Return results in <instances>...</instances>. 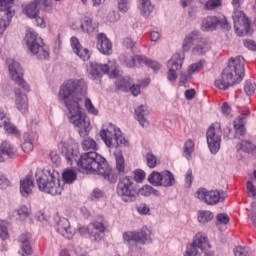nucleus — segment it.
<instances>
[{"instance_id": "nucleus-1", "label": "nucleus", "mask_w": 256, "mask_h": 256, "mask_svg": "<svg viewBox=\"0 0 256 256\" xmlns=\"http://www.w3.org/2000/svg\"><path fill=\"white\" fill-rule=\"evenodd\" d=\"M87 96V82L84 79H69L65 81L58 92V101L67 109L69 123L77 127L80 137H87L91 131V122L79 101Z\"/></svg>"}, {"instance_id": "nucleus-2", "label": "nucleus", "mask_w": 256, "mask_h": 256, "mask_svg": "<svg viewBox=\"0 0 256 256\" xmlns=\"http://www.w3.org/2000/svg\"><path fill=\"white\" fill-rule=\"evenodd\" d=\"M82 149L86 152L81 155L77 161L78 169L81 173L87 175H101L109 183L117 182V173L113 168L109 167L107 160L97 152L99 145L93 138H85L82 141Z\"/></svg>"}, {"instance_id": "nucleus-3", "label": "nucleus", "mask_w": 256, "mask_h": 256, "mask_svg": "<svg viewBox=\"0 0 256 256\" xmlns=\"http://www.w3.org/2000/svg\"><path fill=\"white\" fill-rule=\"evenodd\" d=\"M62 179L56 171L51 170H38L36 172V182L38 189L42 193H47L48 195H61L63 193V186L65 183L71 185L77 179V172L73 169H66L62 173Z\"/></svg>"}, {"instance_id": "nucleus-4", "label": "nucleus", "mask_w": 256, "mask_h": 256, "mask_svg": "<svg viewBox=\"0 0 256 256\" xmlns=\"http://www.w3.org/2000/svg\"><path fill=\"white\" fill-rule=\"evenodd\" d=\"M245 77V58L236 56L230 58L227 67L222 71L221 77L215 80V87L220 91H227L229 87L241 83Z\"/></svg>"}, {"instance_id": "nucleus-5", "label": "nucleus", "mask_w": 256, "mask_h": 256, "mask_svg": "<svg viewBox=\"0 0 256 256\" xmlns=\"http://www.w3.org/2000/svg\"><path fill=\"white\" fill-rule=\"evenodd\" d=\"M100 137L109 149H113V147H117L118 145H129V141L123 137L121 129L117 128L112 123L103 125L102 130L100 131Z\"/></svg>"}, {"instance_id": "nucleus-6", "label": "nucleus", "mask_w": 256, "mask_h": 256, "mask_svg": "<svg viewBox=\"0 0 256 256\" xmlns=\"http://www.w3.org/2000/svg\"><path fill=\"white\" fill-rule=\"evenodd\" d=\"M209 244V238L207 234L198 232L194 236L193 242L187 246L184 256H215Z\"/></svg>"}, {"instance_id": "nucleus-7", "label": "nucleus", "mask_w": 256, "mask_h": 256, "mask_svg": "<svg viewBox=\"0 0 256 256\" xmlns=\"http://www.w3.org/2000/svg\"><path fill=\"white\" fill-rule=\"evenodd\" d=\"M87 73L90 79H101L106 73L110 79L119 77V69L115 60L108 61V64H99L97 62H90L87 68Z\"/></svg>"}, {"instance_id": "nucleus-8", "label": "nucleus", "mask_w": 256, "mask_h": 256, "mask_svg": "<svg viewBox=\"0 0 256 256\" xmlns=\"http://www.w3.org/2000/svg\"><path fill=\"white\" fill-rule=\"evenodd\" d=\"M244 0H233L232 5L234 7V14L232 19L234 21V29L235 33L238 37H243V35H247V33H251V22H249V18L245 16L243 11L239 10V7L243 5Z\"/></svg>"}, {"instance_id": "nucleus-9", "label": "nucleus", "mask_w": 256, "mask_h": 256, "mask_svg": "<svg viewBox=\"0 0 256 256\" xmlns=\"http://www.w3.org/2000/svg\"><path fill=\"white\" fill-rule=\"evenodd\" d=\"M25 41L32 55H36L38 59H49V47L43 43V38L39 37L37 32L29 30Z\"/></svg>"}, {"instance_id": "nucleus-10", "label": "nucleus", "mask_w": 256, "mask_h": 256, "mask_svg": "<svg viewBox=\"0 0 256 256\" xmlns=\"http://www.w3.org/2000/svg\"><path fill=\"white\" fill-rule=\"evenodd\" d=\"M116 193L124 203H133L137 199V188L132 178L126 176L119 180Z\"/></svg>"}, {"instance_id": "nucleus-11", "label": "nucleus", "mask_w": 256, "mask_h": 256, "mask_svg": "<svg viewBox=\"0 0 256 256\" xmlns=\"http://www.w3.org/2000/svg\"><path fill=\"white\" fill-rule=\"evenodd\" d=\"M221 135H223V131L218 122L213 123L206 132L208 149L212 155H217L221 149Z\"/></svg>"}, {"instance_id": "nucleus-12", "label": "nucleus", "mask_w": 256, "mask_h": 256, "mask_svg": "<svg viewBox=\"0 0 256 256\" xmlns=\"http://www.w3.org/2000/svg\"><path fill=\"white\" fill-rule=\"evenodd\" d=\"M6 63L8 65V71L12 81H15L17 85H19L24 91L29 93V84H27V82H25V80L23 79L24 72L21 64L11 58H8L6 60Z\"/></svg>"}, {"instance_id": "nucleus-13", "label": "nucleus", "mask_w": 256, "mask_h": 256, "mask_svg": "<svg viewBox=\"0 0 256 256\" xmlns=\"http://www.w3.org/2000/svg\"><path fill=\"white\" fill-rule=\"evenodd\" d=\"M120 60L123 61L126 67H141V65H146L147 67H151L153 71H159L161 69V64L143 55H136L134 57L121 56Z\"/></svg>"}, {"instance_id": "nucleus-14", "label": "nucleus", "mask_w": 256, "mask_h": 256, "mask_svg": "<svg viewBox=\"0 0 256 256\" xmlns=\"http://www.w3.org/2000/svg\"><path fill=\"white\" fill-rule=\"evenodd\" d=\"M194 197L206 205H217V203L225 200V197L218 190H207L206 188H199Z\"/></svg>"}, {"instance_id": "nucleus-15", "label": "nucleus", "mask_w": 256, "mask_h": 256, "mask_svg": "<svg viewBox=\"0 0 256 256\" xmlns=\"http://www.w3.org/2000/svg\"><path fill=\"white\" fill-rule=\"evenodd\" d=\"M183 61H185L184 53H175L167 62V79L170 83H175L177 81V71H181L183 68Z\"/></svg>"}, {"instance_id": "nucleus-16", "label": "nucleus", "mask_w": 256, "mask_h": 256, "mask_svg": "<svg viewBox=\"0 0 256 256\" xmlns=\"http://www.w3.org/2000/svg\"><path fill=\"white\" fill-rule=\"evenodd\" d=\"M123 239L128 245H131L132 243L146 245V243H151V231L147 228H143L138 232H125L123 234Z\"/></svg>"}, {"instance_id": "nucleus-17", "label": "nucleus", "mask_w": 256, "mask_h": 256, "mask_svg": "<svg viewBox=\"0 0 256 256\" xmlns=\"http://www.w3.org/2000/svg\"><path fill=\"white\" fill-rule=\"evenodd\" d=\"M202 31H215L217 27H221V29H226L229 31L231 29V25L225 16L217 17V16H208L202 21Z\"/></svg>"}, {"instance_id": "nucleus-18", "label": "nucleus", "mask_w": 256, "mask_h": 256, "mask_svg": "<svg viewBox=\"0 0 256 256\" xmlns=\"http://www.w3.org/2000/svg\"><path fill=\"white\" fill-rule=\"evenodd\" d=\"M75 149H77V143L71 138L58 144V150L64 155L68 165H73V162L77 161V151Z\"/></svg>"}, {"instance_id": "nucleus-19", "label": "nucleus", "mask_w": 256, "mask_h": 256, "mask_svg": "<svg viewBox=\"0 0 256 256\" xmlns=\"http://www.w3.org/2000/svg\"><path fill=\"white\" fill-rule=\"evenodd\" d=\"M56 231L65 239H72L75 235V229L71 227V223L67 218H61L58 215L55 217Z\"/></svg>"}, {"instance_id": "nucleus-20", "label": "nucleus", "mask_w": 256, "mask_h": 256, "mask_svg": "<svg viewBox=\"0 0 256 256\" xmlns=\"http://www.w3.org/2000/svg\"><path fill=\"white\" fill-rule=\"evenodd\" d=\"M70 45L75 55H77L79 59H81L82 61H89V59L91 58V52L89 51V49L81 46V43H79V39H77V37H72L70 39Z\"/></svg>"}, {"instance_id": "nucleus-21", "label": "nucleus", "mask_w": 256, "mask_h": 256, "mask_svg": "<svg viewBox=\"0 0 256 256\" xmlns=\"http://www.w3.org/2000/svg\"><path fill=\"white\" fill-rule=\"evenodd\" d=\"M97 49L102 55H111L113 53V43L103 33L97 35Z\"/></svg>"}, {"instance_id": "nucleus-22", "label": "nucleus", "mask_w": 256, "mask_h": 256, "mask_svg": "<svg viewBox=\"0 0 256 256\" xmlns=\"http://www.w3.org/2000/svg\"><path fill=\"white\" fill-rule=\"evenodd\" d=\"M17 156V149L8 141H3L0 145V163L6 159H13Z\"/></svg>"}, {"instance_id": "nucleus-23", "label": "nucleus", "mask_w": 256, "mask_h": 256, "mask_svg": "<svg viewBox=\"0 0 256 256\" xmlns=\"http://www.w3.org/2000/svg\"><path fill=\"white\" fill-rule=\"evenodd\" d=\"M16 95V108L17 110L25 115L29 113V98H27V94L21 93V90H15Z\"/></svg>"}, {"instance_id": "nucleus-24", "label": "nucleus", "mask_w": 256, "mask_h": 256, "mask_svg": "<svg viewBox=\"0 0 256 256\" xmlns=\"http://www.w3.org/2000/svg\"><path fill=\"white\" fill-rule=\"evenodd\" d=\"M0 127H4L5 131L7 133H10L11 135H21V132H19V129L15 125L11 123V120L9 117H7V114H5V111L0 108Z\"/></svg>"}, {"instance_id": "nucleus-25", "label": "nucleus", "mask_w": 256, "mask_h": 256, "mask_svg": "<svg viewBox=\"0 0 256 256\" xmlns=\"http://www.w3.org/2000/svg\"><path fill=\"white\" fill-rule=\"evenodd\" d=\"M91 237L94 241H101L103 232L107 230V224L105 222L94 221L90 223Z\"/></svg>"}, {"instance_id": "nucleus-26", "label": "nucleus", "mask_w": 256, "mask_h": 256, "mask_svg": "<svg viewBox=\"0 0 256 256\" xmlns=\"http://www.w3.org/2000/svg\"><path fill=\"white\" fill-rule=\"evenodd\" d=\"M45 4V1L43 0H34L33 2H30L28 5L24 8V13L29 17V19H33L37 17L39 13V9L43 7Z\"/></svg>"}, {"instance_id": "nucleus-27", "label": "nucleus", "mask_w": 256, "mask_h": 256, "mask_svg": "<svg viewBox=\"0 0 256 256\" xmlns=\"http://www.w3.org/2000/svg\"><path fill=\"white\" fill-rule=\"evenodd\" d=\"M149 108L147 106L141 105L135 109V119L139 122L141 127H149Z\"/></svg>"}, {"instance_id": "nucleus-28", "label": "nucleus", "mask_w": 256, "mask_h": 256, "mask_svg": "<svg viewBox=\"0 0 256 256\" xmlns=\"http://www.w3.org/2000/svg\"><path fill=\"white\" fill-rule=\"evenodd\" d=\"M199 39H201V34L197 30H194L187 34L182 43L183 53H187V51H190L193 47V43H195V41H199Z\"/></svg>"}, {"instance_id": "nucleus-29", "label": "nucleus", "mask_w": 256, "mask_h": 256, "mask_svg": "<svg viewBox=\"0 0 256 256\" xmlns=\"http://www.w3.org/2000/svg\"><path fill=\"white\" fill-rule=\"evenodd\" d=\"M245 119H247V114H241L238 118L234 121V129H235V139H241L245 137Z\"/></svg>"}, {"instance_id": "nucleus-30", "label": "nucleus", "mask_w": 256, "mask_h": 256, "mask_svg": "<svg viewBox=\"0 0 256 256\" xmlns=\"http://www.w3.org/2000/svg\"><path fill=\"white\" fill-rule=\"evenodd\" d=\"M33 189H35V184L31 178L26 177L20 180V193L22 197H29L33 193Z\"/></svg>"}, {"instance_id": "nucleus-31", "label": "nucleus", "mask_w": 256, "mask_h": 256, "mask_svg": "<svg viewBox=\"0 0 256 256\" xmlns=\"http://www.w3.org/2000/svg\"><path fill=\"white\" fill-rule=\"evenodd\" d=\"M138 9L143 17H149L153 13V4L151 0H139Z\"/></svg>"}, {"instance_id": "nucleus-32", "label": "nucleus", "mask_w": 256, "mask_h": 256, "mask_svg": "<svg viewBox=\"0 0 256 256\" xmlns=\"http://www.w3.org/2000/svg\"><path fill=\"white\" fill-rule=\"evenodd\" d=\"M81 29L84 33L91 35V33L97 32V24H93V19H91V17L85 16L82 18Z\"/></svg>"}, {"instance_id": "nucleus-33", "label": "nucleus", "mask_w": 256, "mask_h": 256, "mask_svg": "<svg viewBox=\"0 0 256 256\" xmlns=\"http://www.w3.org/2000/svg\"><path fill=\"white\" fill-rule=\"evenodd\" d=\"M119 77H121V72H119L118 76L114 78V79H117L115 82L117 89H120V91H129L132 85L131 78L130 77L119 78Z\"/></svg>"}, {"instance_id": "nucleus-34", "label": "nucleus", "mask_w": 256, "mask_h": 256, "mask_svg": "<svg viewBox=\"0 0 256 256\" xmlns=\"http://www.w3.org/2000/svg\"><path fill=\"white\" fill-rule=\"evenodd\" d=\"M215 217V214L209 210H200L197 213V221L200 225H207V223H211Z\"/></svg>"}, {"instance_id": "nucleus-35", "label": "nucleus", "mask_w": 256, "mask_h": 256, "mask_svg": "<svg viewBox=\"0 0 256 256\" xmlns=\"http://www.w3.org/2000/svg\"><path fill=\"white\" fill-rule=\"evenodd\" d=\"M15 16V11L5 12L0 19V35H3L7 30V27L11 25V19Z\"/></svg>"}, {"instance_id": "nucleus-36", "label": "nucleus", "mask_w": 256, "mask_h": 256, "mask_svg": "<svg viewBox=\"0 0 256 256\" xmlns=\"http://www.w3.org/2000/svg\"><path fill=\"white\" fill-rule=\"evenodd\" d=\"M31 234L25 233L20 236V243L22 247V251L26 255H31L33 253V249L31 248Z\"/></svg>"}, {"instance_id": "nucleus-37", "label": "nucleus", "mask_w": 256, "mask_h": 256, "mask_svg": "<svg viewBox=\"0 0 256 256\" xmlns=\"http://www.w3.org/2000/svg\"><path fill=\"white\" fill-rule=\"evenodd\" d=\"M175 185V176L171 171L166 170L162 172L160 187H173Z\"/></svg>"}, {"instance_id": "nucleus-38", "label": "nucleus", "mask_w": 256, "mask_h": 256, "mask_svg": "<svg viewBox=\"0 0 256 256\" xmlns=\"http://www.w3.org/2000/svg\"><path fill=\"white\" fill-rule=\"evenodd\" d=\"M22 151L24 153H31L33 151V138L29 132L23 134Z\"/></svg>"}, {"instance_id": "nucleus-39", "label": "nucleus", "mask_w": 256, "mask_h": 256, "mask_svg": "<svg viewBox=\"0 0 256 256\" xmlns=\"http://www.w3.org/2000/svg\"><path fill=\"white\" fill-rule=\"evenodd\" d=\"M205 67H207V62L205 60L195 62L188 67V75L191 76L194 75V73H199V71H203Z\"/></svg>"}, {"instance_id": "nucleus-40", "label": "nucleus", "mask_w": 256, "mask_h": 256, "mask_svg": "<svg viewBox=\"0 0 256 256\" xmlns=\"http://www.w3.org/2000/svg\"><path fill=\"white\" fill-rule=\"evenodd\" d=\"M236 151L238 153H251L253 151V143L251 141L241 140L236 144Z\"/></svg>"}, {"instance_id": "nucleus-41", "label": "nucleus", "mask_w": 256, "mask_h": 256, "mask_svg": "<svg viewBox=\"0 0 256 256\" xmlns=\"http://www.w3.org/2000/svg\"><path fill=\"white\" fill-rule=\"evenodd\" d=\"M207 51H209V44L203 40L198 41V45L192 49L193 55H205Z\"/></svg>"}, {"instance_id": "nucleus-42", "label": "nucleus", "mask_w": 256, "mask_h": 256, "mask_svg": "<svg viewBox=\"0 0 256 256\" xmlns=\"http://www.w3.org/2000/svg\"><path fill=\"white\" fill-rule=\"evenodd\" d=\"M183 149H184L183 151L184 157L187 158L188 161H191V155L195 151V143L193 142V140H187L184 143Z\"/></svg>"}, {"instance_id": "nucleus-43", "label": "nucleus", "mask_w": 256, "mask_h": 256, "mask_svg": "<svg viewBox=\"0 0 256 256\" xmlns=\"http://www.w3.org/2000/svg\"><path fill=\"white\" fill-rule=\"evenodd\" d=\"M230 218L229 215L225 213L217 214L216 216V226L219 227L220 231H225L226 225L229 223ZM223 226V229L221 227Z\"/></svg>"}, {"instance_id": "nucleus-44", "label": "nucleus", "mask_w": 256, "mask_h": 256, "mask_svg": "<svg viewBox=\"0 0 256 256\" xmlns=\"http://www.w3.org/2000/svg\"><path fill=\"white\" fill-rule=\"evenodd\" d=\"M139 195H143L144 197H149V195H155L156 197H159L161 193L158 192V190H155L149 185H144L142 186L139 191Z\"/></svg>"}, {"instance_id": "nucleus-45", "label": "nucleus", "mask_w": 256, "mask_h": 256, "mask_svg": "<svg viewBox=\"0 0 256 256\" xmlns=\"http://www.w3.org/2000/svg\"><path fill=\"white\" fill-rule=\"evenodd\" d=\"M116 169L118 173H125V158L121 152L115 153Z\"/></svg>"}, {"instance_id": "nucleus-46", "label": "nucleus", "mask_w": 256, "mask_h": 256, "mask_svg": "<svg viewBox=\"0 0 256 256\" xmlns=\"http://www.w3.org/2000/svg\"><path fill=\"white\" fill-rule=\"evenodd\" d=\"M17 215L21 221H25L31 215V206L22 205L17 210Z\"/></svg>"}, {"instance_id": "nucleus-47", "label": "nucleus", "mask_w": 256, "mask_h": 256, "mask_svg": "<svg viewBox=\"0 0 256 256\" xmlns=\"http://www.w3.org/2000/svg\"><path fill=\"white\" fill-rule=\"evenodd\" d=\"M161 177H162V172H155L153 171L149 177L148 181L151 183V185H154V187H161Z\"/></svg>"}, {"instance_id": "nucleus-48", "label": "nucleus", "mask_w": 256, "mask_h": 256, "mask_svg": "<svg viewBox=\"0 0 256 256\" xmlns=\"http://www.w3.org/2000/svg\"><path fill=\"white\" fill-rule=\"evenodd\" d=\"M256 84L253 80H247L244 84V91L248 97L255 95Z\"/></svg>"}, {"instance_id": "nucleus-49", "label": "nucleus", "mask_w": 256, "mask_h": 256, "mask_svg": "<svg viewBox=\"0 0 256 256\" xmlns=\"http://www.w3.org/2000/svg\"><path fill=\"white\" fill-rule=\"evenodd\" d=\"M0 239L7 241L9 239V230L7 229V221L0 219Z\"/></svg>"}, {"instance_id": "nucleus-50", "label": "nucleus", "mask_w": 256, "mask_h": 256, "mask_svg": "<svg viewBox=\"0 0 256 256\" xmlns=\"http://www.w3.org/2000/svg\"><path fill=\"white\" fill-rule=\"evenodd\" d=\"M15 0H0V11L4 13H9V11H14L12 9Z\"/></svg>"}, {"instance_id": "nucleus-51", "label": "nucleus", "mask_w": 256, "mask_h": 256, "mask_svg": "<svg viewBox=\"0 0 256 256\" xmlns=\"http://www.w3.org/2000/svg\"><path fill=\"white\" fill-rule=\"evenodd\" d=\"M146 165L150 169H155V167H157V157L151 152L146 154Z\"/></svg>"}, {"instance_id": "nucleus-52", "label": "nucleus", "mask_w": 256, "mask_h": 256, "mask_svg": "<svg viewBox=\"0 0 256 256\" xmlns=\"http://www.w3.org/2000/svg\"><path fill=\"white\" fill-rule=\"evenodd\" d=\"M222 2L221 0H208L204 4V9L206 11H213V9H217V7H221Z\"/></svg>"}, {"instance_id": "nucleus-53", "label": "nucleus", "mask_w": 256, "mask_h": 256, "mask_svg": "<svg viewBox=\"0 0 256 256\" xmlns=\"http://www.w3.org/2000/svg\"><path fill=\"white\" fill-rule=\"evenodd\" d=\"M84 106L87 112L90 113V115H99V110L95 108L93 102H91V99L87 98L84 102Z\"/></svg>"}, {"instance_id": "nucleus-54", "label": "nucleus", "mask_w": 256, "mask_h": 256, "mask_svg": "<svg viewBox=\"0 0 256 256\" xmlns=\"http://www.w3.org/2000/svg\"><path fill=\"white\" fill-rule=\"evenodd\" d=\"M234 256H249V248L238 246L234 248Z\"/></svg>"}, {"instance_id": "nucleus-55", "label": "nucleus", "mask_w": 256, "mask_h": 256, "mask_svg": "<svg viewBox=\"0 0 256 256\" xmlns=\"http://www.w3.org/2000/svg\"><path fill=\"white\" fill-rule=\"evenodd\" d=\"M246 189H247L248 197H252L253 199H255L256 187H255V185H253V182L248 181L246 184Z\"/></svg>"}, {"instance_id": "nucleus-56", "label": "nucleus", "mask_w": 256, "mask_h": 256, "mask_svg": "<svg viewBox=\"0 0 256 256\" xmlns=\"http://www.w3.org/2000/svg\"><path fill=\"white\" fill-rule=\"evenodd\" d=\"M145 179V171L141 169H137L134 171V180L136 183H143Z\"/></svg>"}, {"instance_id": "nucleus-57", "label": "nucleus", "mask_w": 256, "mask_h": 256, "mask_svg": "<svg viewBox=\"0 0 256 256\" xmlns=\"http://www.w3.org/2000/svg\"><path fill=\"white\" fill-rule=\"evenodd\" d=\"M118 8L122 13L129 11V0H118Z\"/></svg>"}, {"instance_id": "nucleus-58", "label": "nucleus", "mask_w": 256, "mask_h": 256, "mask_svg": "<svg viewBox=\"0 0 256 256\" xmlns=\"http://www.w3.org/2000/svg\"><path fill=\"white\" fill-rule=\"evenodd\" d=\"M190 77H191V75H189V72H181L179 86L185 87V85H187V81H189Z\"/></svg>"}, {"instance_id": "nucleus-59", "label": "nucleus", "mask_w": 256, "mask_h": 256, "mask_svg": "<svg viewBox=\"0 0 256 256\" xmlns=\"http://www.w3.org/2000/svg\"><path fill=\"white\" fill-rule=\"evenodd\" d=\"M193 184V170L189 169L185 175V187H191Z\"/></svg>"}, {"instance_id": "nucleus-60", "label": "nucleus", "mask_w": 256, "mask_h": 256, "mask_svg": "<svg viewBox=\"0 0 256 256\" xmlns=\"http://www.w3.org/2000/svg\"><path fill=\"white\" fill-rule=\"evenodd\" d=\"M33 19H35V23H36L37 27H40L41 29H45V27H47V23L45 22V18L43 16H40L38 14Z\"/></svg>"}, {"instance_id": "nucleus-61", "label": "nucleus", "mask_w": 256, "mask_h": 256, "mask_svg": "<svg viewBox=\"0 0 256 256\" xmlns=\"http://www.w3.org/2000/svg\"><path fill=\"white\" fill-rule=\"evenodd\" d=\"M50 159L54 165H59V163H61V156L55 151L50 152Z\"/></svg>"}, {"instance_id": "nucleus-62", "label": "nucleus", "mask_w": 256, "mask_h": 256, "mask_svg": "<svg viewBox=\"0 0 256 256\" xmlns=\"http://www.w3.org/2000/svg\"><path fill=\"white\" fill-rule=\"evenodd\" d=\"M78 233H80V235H90L91 237V225L89 224L88 226H81L78 228Z\"/></svg>"}, {"instance_id": "nucleus-63", "label": "nucleus", "mask_w": 256, "mask_h": 256, "mask_svg": "<svg viewBox=\"0 0 256 256\" xmlns=\"http://www.w3.org/2000/svg\"><path fill=\"white\" fill-rule=\"evenodd\" d=\"M251 221L254 225V227H256V202H252L251 204Z\"/></svg>"}, {"instance_id": "nucleus-64", "label": "nucleus", "mask_w": 256, "mask_h": 256, "mask_svg": "<svg viewBox=\"0 0 256 256\" xmlns=\"http://www.w3.org/2000/svg\"><path fill=\"white\" fill-rule=\"evenodd\" d=\"M244 46L250 51H256V43L253 40H244Z\"/></svg>"}]
</instances>
